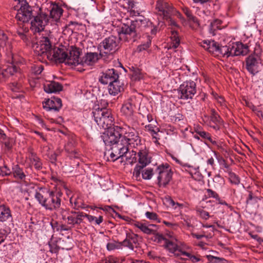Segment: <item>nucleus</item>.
I'll return each mask as SVG.
<instances>
[{
  "instance_id": "9d476101",
  "label": "nucleus",
  "mask_w": 263,
  "mask_h": 263,
  "mask_svg": "<svg viewBox=\"0 0 263 263\" xmlns=\"http://www.w3.org/2000/svg\"><path fill=\"white\" fill-rule=\"evenodd\" d=\"M34 17L32 8L26 1H22L21 7L17 11L15 18L18 23L26 24Z\"/></svg>"
},
{
  "instance_id": "5701e85b",
  "label": "nucleus",
  "mask_w": 263,
  "mask_h": 263,
  "mask_svg": "<svg viewBox=\"0 0 263 263\" xmlns=\"http://www.w3.org/2000/svg\"><path fill=\"white\" fill-rule=\"evenodd\" d=\"M13 216L10 208L4 204H0V222H12Z\"/></svg>"
},
{
  "instance_id": "20e7f679",
  "label": "nucleus",
  "mask_w": 263,
  "mask_h": 263,
  "mask_svg": "<svg viewBox=\"0 0 263 263\" xmlns=\"http://www.w3.org/2000/svg\"><path fill=\"white\" fill-rule=\"evenodd\" d=\"M95 121L98 126L104 129H108L113 124L111 111L106 108L98 107L92 111Z\"/></svg>"
},
{
  "instance_id": "7c9ffc66",
  "label": "nucleus",
  "mask_w": 263,
  "mask_h": 263,
  "mask_svg": "<svg viewBox=\"0 0 263 263\" xmlns=\"http://www.w3.org/2000/svg\"><path fill=\"white\" fill-rule=\"evenodd\" d=\"M11 174L17 180L22 181H25L26 175L23 168L18 164L14 165L12 168Z\"/></svg>"
},
{
  "instance_id": "f3484780",
  "label": "nucleus",
  "mask_w": 263,
  "mask_h": 263,
  "mask_svg": "<svg viewBox=\"0 0 263 263\" xmlns=\"http://www.w3.org/2000/svg\"><path fill=\"white\" fill-rule=\"evenodd\" d=\"M67 57V53L64 49L54 47L52 48L47 58L51 61L59 63L65 62Z\"/></svg>"
},
{
  "instance_id": "6ab92c4d",
  "label": "nucleus",
  "mask_w": 263,
  "mask_h": 263,
  "mask_svg": "<svg viewBox=\"0 0 263 263\" xmlns=\"http://www.w3.org/2000/svg\"><path fill=\"white\" fill-rule=\"evenodd\" d=\"M84 218V213L70 211L66 221L67 224L70 226V228H74L76 226L80 225Z\"/></svg>"
},
{
  "instance_id": "37998d69",
  "label": "nucleus",
  "mask_w": 263,
  "mask_h": 263,
  "mask_svg": "<svg viewBox=\"0 0 263 263\" xmlns=\"http://www.w3.org/2000/svg\"><path fill=\"white\" fill-rule=\"evenodd\" d=\"M206 258L211 263H227V261L223 258L215 257L211 255H206Z\"/></svg>"
},
{
  "instance_id": "c9c22d12",
  "label": "nucleus",
  "mask_w": 263,
  "mask_h": 263,
  "mask_svg": "<svg viewBox=\"0 0 263 263\" xmlns=\"http://www.w3.org/2000/svg\"><path fill=\"white\" fill-rule=\"evenodd\" d=\"M164 202L168 207L174 208V209H177L178 208L179 209L182 208L183 206L182 204L175 202V201L169 196L165 198Z\"/></svg>"
},
{
  "instance_id": "2f4dec72",
  "label": "nucleus",
  "mask_w": 263,
  "mask_h": 263,
  "mask_svg": "<svg viewBox=\"0 0 263 263\" xmlns=\"http://www.w3.org/2000/svg\"><path fill=\"white\" fill-rule=\"evenodd\" d=\"M17 68L14 66H9L6 69L3 70L0 72V80H5L9 77V76L14 74L17 71Z\"/></svg>"
},
{
  "instance_id": "338daca9",
  "label": "nucleus",
  "mask_w": 263,
  "mask_h": 263,
  "mask_svg": "<svg viewBox=\"0 0 263 263\" xmlns=\"http://www.w3.org/2000/svg\"><path fill=\"white\" fill-rule=\"evenodd\" d=\"M159 132H155V133L154 132L151 134L152 136L154 142L156 144L158 143V140L160 139V136H159L158 134Z\"/></svg>"
},
{
  "instance_id": "5fc2aeb1",
  "label": "nucleus",
  "mask_w": 263,
  "mask_h": 263,
  "mask_svg": "<svg viewBox=\"0 0 263 263\" xmlns=\"http://www.w3.org/2000/svg\"><path fill=\"white\" fill-rule=\"evenodd\" d=\"M74 143L73 137H70L67 143L65 145V150L68 152H72V148L74 146Z\"/></svg>"
},
{
  "instance_id": "603ef678",
  "label": "nucleus",
  "mask_w": 263,
  "mask_h": 263,
  "mask_svg": "<svg viewBox=\"0 0 263 263\" xmlns=\"http://www.w3.org/2000/svg\"><path fill=\"white\" fill-rule=\"evenodd\" d=\"M12 171L6 165L0 167V175L2 176H7L11 174Z\"/></svg>"
},
{
  "instance_id": "e2e57ef3",
  "label": "nucleus",
  "mask_w": 263,
  "mask_h": 263,
  "mask_svg": "<svg viewBox=\"0 0 263 263\" xmlns=\"http://www.w3.org/2000/svg\"><path fill=\"white\" fill-rule=\"evenodd\" d=\"M198 170V168H195V172H193L191 176L195 180H200L202 176Z\"/></svg>"
},
{
  "instance_id": "f03ea898",
  "label": "nucleus",
  "mask_w": 263,
  "mask_h": 263,
  "mask_svg": "<svg viewBox=\"0 0 263 263\" xmlns=\"http://www.w3.org/2000/svg\"><path fill=\"white\" fill-rule=\"evenodd\" d=\"M135 126L125 124L120 126L121 139L130 148L138 151V164L135 166L133 175L138 179L141 174V170L151 162L148 156V151L146 146L141 144L140 137L134 128Z\"/></svg>"
},
{
  "instance_id": "e433bc0d",
  "label": "nucleus",
  "mask_w": 263,
  "mask_h": 263,
  "mask_svg": "<svg viewBox=\"0 0 263 263\" xmlns=\"http://www.w3.org/2000/svg\"><path fill=\"white\" fill-rule=\"evenodd\" d=\"M218 51L217 55H222L223 57H227L233 56V54H231V47L230 46H219Z\"/></svg>"
},
{
  "instance_id": "f8f14e48",
  "label": "nucleus",
  "mask_w": 263,
  "mask_h": 263,
  "mask_svg": "<svg viewBox=\"0 0 263 263\" xmlns=\"http://www.w3.org/2000/svg\"><path fill=\"white\" fill-rule=\"evenodd\" d=\"M179 91L180 92V99H191L196 93V84L193 81H186L180 86Z\"/></svg>"
},
{
  "instance_id": "a19ab883",
  "label": "nucleus",
  "mask_w": 263,
  "mask_h": 263,
  "mask_svg": "<svg viewBox=\"0 0 263 263\" xmlns=\"http://www.w3.org/2000/svg\"><path fill=\"white\" fill-rule=\"evenodd\" d=\"M226 173H228L229 180L231 183L238 184L240 183L239 177L235 173L232 172L231 169Z\"/></svg>"
},
{
  "instance_id": "aec40b11",
  "label": "nucleus",
  "mask_w": 263,
  "mask_h": 263,
  "mask_svg": "<svg viewBox=\"0 0 263 263\" xmlns=\"http://www.w3.org/2000/svg\"><path fill=\"white\" fill-rule=\"evenodd\" d=\"M62 106L61 99L55 97L48 99L43 103V108L47 111H58Z\"/></svg>"
},
{
  "instance_id": "58836bf2",
  "label": "nucleus",
  "mask_w": 263,
  "mask_h": 263,
  "mask_svg": "<svg viewBox=\"0 0 263 263\" xmlns=\"http://www.w3.org/2000/svg\"><path fill=\"white\" fill-rule=\"evenodd\" d=\"M210 122H211V123L212 122L214 124H222V120L221 118L213 109L211 110V116Z\"/></svg>"
},
{
  "instance_id": "bb28decb",
  "label": "nucleus",
  "mask_w": 263,
  "mask_h": 263,
  "mask_svg": "<svg viewBox=\"0 0 263 263\" xmlns=\"http://www.w3.org/2000/svg\"><path fill=\"white\" fill-rule=\"evenodd\" d=\"M99 60V54L97 52H87L81 60V65L90 66L95 64Z\"/></svg>"
},
{
  "instance_id": "4468645a",
  "label": "nucleus",
  "mask_w": 263,
  "mask_h": 263,
  "mask_svg": "<svg viewBox=\"0 0 263 263\" xmlns=\"http://www.w3.org/2000/svg\"><path fill=\"white\" fill-rule=\"evenodd\" d=\"M34 18L31 21L30 29L34 32L43 31L48 21V16L45 13H41L37 16L34 15Z\"/></svg>"
},
{
  "instance_id": "3c124183",
  "label": "nucleus",
  "mask_w": 263,
  "mask_h": 263,
  "mask_svg": "<svg viewBox=\"0 0 263 263\" xmlns=\"http://www.w3.org/2000/svg\"><path fill=\"white\" fill-rule=\"evenodd\" d=\"M59 210V214L62 217V219L65 221H66L68 216L69 215V213L70 211L69 209L59 208L58 209Z\"/></svg>"
},
{
  "instance_id": "c85d7f7f",
  "label": "nucleus",
  "mask_w": 263,
  "mask_h": 263,
  "mask_svg": "<svg viewBox=\"0 0 263 263\" xmlns=\"http://www.w3.org/2000/svg\"><path fill=\"white\" fill-rule=\"evenodd\" d=\"M44 90L47 93H56L63 89L62 85L59 82L48 81L44 85Z\"/></svg>"
},
{
  "instance_id": "2eb2a0df",
  "label": "nucleus",
  "mask_w": 263,
  "mask_h": 263,
  "mask_svg": "<svg viewBox=\"0 0 263 263\" xmlns=\"http://www.w3.org/2000/svg\"><path fill=\"white\" fill-rule=\"evenodd\" d=\"M246 67L247 70L254 76L260 70L261 62L259 57L256 54H251L246 60Z\"/></svg>"
},
{
  "instance_id": "09e8293b",
  "label": "nucleus",
  "mask_w": 263,
  "mask_h": 263,
  "mask_svg": "<svg viewBox=\"0 0 263 263\" xmlns=\"http://www.w3.org/2000/svg\"><path fill=\"white\" fill-rule=\"evenodd\" d=\"M123 246L122 241L118 242H109L108 243L107 245V249L109 251L114 250L115 249H121L122 247Z\"/></svg>"
},
{
  "instance_id": "c756f323",
  "label": "nucleus",
  "mask_w": 263,
  "mask_h": 263,
  "mask_svg": "<svg viewBox=\"0 0 263 263\" xmlns=\"http://www.w3.org/2000/svg\"><path fill=\"white\" fill-rule=\"evenodd\" d=\"M123 90L124 84L119 80V79L109 84L108 91L111 95L116 96Z\"/></svg>"
},
{
  "instance_id": "423d86ee",
  "label": "nucleus",
  "mask_w": 263,
  "mask_h": 263,
  "mask_svg": "<svg viewBox=\"0 0 263 263\" xmlns=\"http://www.w3.org/2000/svg\"><path fill=\"white\" fill-rule=\"evenodd\" d=\"M50 35H43L40 41L33 46L35 54L39 56L47 57L52 49V42Z\"/></svg>"
},
{
  "instance_id": "393cba45",
  "label": "nucleus",
  "mask_w": 263,
  "mask_h": 263,
  "mask_svg": "<svg viewBox=\"0 0 263 263\" xmlns=\"http://www.w3.org/2000/svg\"><path fill=\"white\" fill-rule=\"evenodd\" d=\"M123 246L126 247L131 250L137 247L138 244V235L133 233L126 234V238L122 241Z\"/></svg>"
},
{
  "instance_id": "de8ad7c7",
  "label": "nucleus",
  "mask_w": 263,
  "mask_h": 263,
  "mask_svg": "<svg viewBox=\"0 0 263 263\" xmlns=\"http://www.w3.org/2000/svg\"><path fill=\"white\" fill-rule=\"evenodd\" d=\"M222 22L219 19H215L210 24V28L211 30L215 31L216 30L221 29V25Z\"/></svg>"
},
{
  "instance_id": "ea45409f",
  "label": "nucleus",
  "mask_w": 263,
  "mask_h": 263,
  "mask_svg": "<svg viewBox=\"0 0 263 263\" xmlns=\"http://www.w3.org/2000/svg\"><path fill=\"white\" fill-rule=\"evenodd\" d=\"M84 217L87 218L89 222H92L94 221L95 223L97 225H99L102 223L103 220V217L101 216H100L99 217H97L85 213H84Z\"/></svg>"
},
{
  "instance_id": "864d4df0",
  "label": "nucleus",
  "mask_w": 263,
  "mask_h": 263,
  "mask_svg": "<svg viewBox=\"0 0 263 263\" xmlns=\"http://www.w3.org/2000/svg\"><path fill=\"white\" fill-rule=\"evenodd\" d=\"M151 44V39L150 36H148V40L146 43L140 45L138 46L137 50L139 52L146 50L150 46Z\"/></svg>"
},
{
  "instance_id": "1a4fd4ad",
  "label": "nucleus",
  "mask_w": 263,
  "mask_h": 263,
  "mask_svg": "<svg viewBox=\"0 0 263 263\" xmlns=\"http://www.w3.org/2000/svg\"><path fill=\"white\" fill-rule=\"evenodd\" d=\"M156 239L157 240L158 242H163L165 248L176 257L181 256L184 252V250L175 243L174 240H176L175 238H172L171 240H169L164 237L162 235L157 234Z\"/></svg>"
},
{
  "instance_id": "9b49d317",
  "label": "nucleus",
  "mask_w": 263,
  "mask_h": 263,
  "mask_svg": "<svg viewBox=\"0 0 263 263\" xmlns=\"http://www.w3.org/2000/svg\"><path fill=\"white\" fill-rule=\"evenodd\" d=\"M135 107L132 99H128L124 102L121 108L122 114L132 126H136L137 124V117L134 111Z\"/></svg>"
},
{
  "instance_id": "6e6552de",
  "label": "nucleus",
  "mask_w": 263,
  "mask_h": 263,
  "mask_svg": "<svg viewBox=\"0 0 263 263\" xmlns=\"http://www.w3.org/2000/svg\"><path fill=\"white\" fill-rule=\"evenodd\" d=\"M130 148L121 139L112 145L108 150L111 161H115L120 158H123Z\"/></svg>"
},
{
  "instance_id": "774afa93",
  "label": "nucleus",
  "mask_w": 263,
  "mask_h": 263,
  "mask_svg": "<svg viewBox=\"0 0 263 263\" xmlns=\"http://www.w3.org/2000/svg\"><path fill=\"white\" fill-rule=\"evenodd\" d=\"M4 144H5V147L8 149H11L12 147V144L9 138L5 141H4Z\"/></svg>"
},
{
  "instance_id": "680f3d73",
  "label": "nucleus",
  "mask_w": 263,
  "mask_h": 263,
  "mask_svg": "<svg viewBox=\"0 0 263 263\" xmlns=\"http://www.w3.org/2000/svg\"><path fill=\"white\" fill-rule=\"evenodd\" d=\"M9 87L12 91L17 92L20 90L21 85L17 82H13L10 84Z\"/></svg>"
},
{
  "instance_id": "a878e982",
  "label": "nucleus",
  "mask_w": 263,
  "mask_h": 263,
  "mask_svg": "<svg viewBox=\"0 0 263 263\" xmlns=\"http://www.w3.org/2000/svg\"><path fill=\"white\" fill-rule=\"evenodd\" d=\"M135 226L146 234H155L158 229V226L156 224L146 225L145 223L141 222H136Z\"/></svg>"
},
{
  "instance_id": "4be33fe9",
  "label": "nucleus",
  "mask_w": 263,
  "mask_h": 263,
  "mask_svg": "<svg viewBox=\"0 0 263 263\" xmlns=\"http://www.w3.org/2000/svg\"><path fill=\"white\" fill-rule=\"evenodd\" d=\"M248 52V46L242 43L237 42L231 46V54H233V56L244 55Z\"/></svg>"
},
{
  "instance_id": "bf43d9fd",
  "label": "nucleus",
  "mask_w": 263,
  "mask_h": 263,
  "mask_svg": "<svg viewBox=\"0 0 263 263\" xmlns=\"http://www.w3.org/2000/svg\"><path fill=\"white\" fill-rule=\"evenodd\" d=\"M73 22H70L68 25H65L63 26H61V28L62 29L63 33L65 34H70L72 32V29L70 28V25L72 24Z\"/></svg>"
},
{
  "instance_id": "cd10ccee",
  "label": "nucleus",
  "mask_w": 263,
  "mask_h": 263,
  "mask_svg": "<svg viewBox=\"0 0 263 263\" xmlns=\"http://www.w3.org/2000/svg\"><path fill=\"white\" fill-rule=\"evenodd\" d=\"M63 12L62 8L56 4H52L51 5L50 10V16L54 21L57 23L59 26V23H60V20Z\"/></svg>"
},
{
  "instance_id": "79ce46f5",
  "label": "nucleus",
  "mask_w": 263,
  "mask_h": 263,
  "mask_svg": "<svg viewBox=\"0 0 263 263\" xmlns=\"http://www.w3.org/2000/svg\"><path fill=\"white\" fill-rule=\"evenodd\" d=\"M157 123V121H154L152 123L145 125V130L148 132L150 134L155 132H160L159 128L156 125Z\"/></svg>"
},
{
  "instance_id": "412c9836",
  "label": "nucleus",
  "mask_w": 263,
  "mask_h": 263,
  "mask_svg": "<svg viewBox=\"0 0 263 263\" xmlns=\"http://www.w3.org/2000/svg\"><path fill=\"white\" fill-rule=\"evenodd\" d=\"M12 46L8 35L0 30V51H6L7 54L12 57Z\"/></svg>"
},
{
  "instance_id": "f704fd0d",
  "label": "nucleus",
  "mask_w": 263,
  "mask_h": 263,
  "mask_svg": "<svg viewBox=\"0 0 263 263\" xmlns=\"http://www.w3.org/2000/svg\"><path fill=\"white\" fill-rule=\"evenodd\" d=\"M29 159L32 165L34 166L36 170H39L42 168V163L40 158L35 154L31 153L29 156Z\"/></svg>"
},
{
  "instance_id": "ddd939ff",
  "label": "nucleus",
  "mask_w": 263,
  "mask_h": 263,
  "mask_svg": "<svg viewBox=\"0 0 263 263\" xmlns=\"http://www.w3.org/2000/svg\"><path fill=\"white\" fill-rule=\"evenodd\" d=\"M119 128H120V126H116L113 128H110L101 136L102 139L106 146L110 147L112 144L121 139L120 130L117 129Z\"/></svg>"
},
{
  "instance_id": "a211bd4d",
  "label": "nucleus",
  "mask_w": 263,
  "mask_h": 263,
  "mask_svg": "<svg viewBox=\"0 0 263 263\" xmlns=\"http://www.w3.org/2000/svg\"><path fill=\"white\" fill-rule=\"evenodd\" d=\"M66 53H67V57L65 61L66 64L74 66L81 65L82 59L80 58V53L78 49L71 47L69 49L66 50Z\"/></svg>"
},
{
  "instance_id": "4d7b16f0",
  "label": "nucleus",
  "mask_w": 263,
  "mask_h": 263,
  "mask_svg": "<svg viewBox=\"0 0 263 263\" xmlns=\"http://www.w3.org/2000/svg\"><path fill=\"white\" fill-rule=\"evenodd\" d=\"M32 72L35 75L41 73L43 70V66L42 65H36L31 67Z\"/></svg>"
},
{
  "instance_id": "f257e3e1",
  "label": "nucleus",
  "mask_w": 263,
  "mask_h": 263,
  "mask_svg": "<svg viewBox=\"0 0 263 263\" xmlns=\"http://www.w3.org/2000/svg\"><path fill=\"white\" fill-rule=\"evenodd\" d=\"M142 31L152 35H155L157 27L145 18H137L130 22V25L123 24L118 30L119 39L111 35L104 39L100 43V48L104 49L105 54H112L119 49V39L125 41L133 40L135 41ZM100 55H103V50H100Z\"/></svg>"
},
{
  "instance_id": "a18cd8bd",
  "label": "nucleus",
  "mask_w": 263,
  "mask_h": 263,
  "mask_svg": "<svg viewBox=\"0 0 263 263\" xmlns=\"http://www.w3.org/2000/svg\"><path fill=\"white\" fill-rule=\"evenodd\" d=\"M214 154L219 163L222 165L225 168V172L231 169L229 165L227 163L226 160L222 157L218 155V154L216 152H214Z\"/></svg>"
},
{
  "instance_id": "72a5a7b5",
  "label": "nucleus",
  "mask_w": 263,
  "mask_h": 263,
  "mask_svg": "<svg viewBox=\"0 0 263 263\" xmlns=\"http://www.w3.org/2000/svg\"><path fill=\"white\" fill-rule=\"evenodd\" d=\"M69 200L70 204L73 209L78 210L80 208H85L84 204L82 203L81 199L78 196L77 197L71 196L70 197Z\"/></svg>"
},
{
  "instance_id": "0e129e2a",
  "label": "nucleus",
  "mask_w": 263,
  "mask_h": 263,
  "mask_svg": "<svg viewBox=\"0 0 263 263\" xmlns=\"http://www.w3.org/2000/svg\"><path fill=\"white\" fill-rule=\"evenodd\" d=\"M132 78L135 81L140 80L142 78L140 71L139 69L134 70L132 75Z\"/></svg>"
},
{
  "instance_id": "69168bd1",
  "label": "nucleus",
  "mask_w": 263,
  "mask_h": 263,
  "mask_svg": "<svg viewBox=\"0 0 263 263\" xmlns=\"http://www.w3.org/2000/svg\"><path fill=\"white\" fill-rule=\"evenodd\" d=\"M206 193H207V195L209 197H213V198H214L217 200H218L220 199L218 194L215 191H213L212 190L209 189H207Z\"/></svg>"
},
{
  "instance_id": "dca6fc26",
  "label": "nucleus",
  "mask_w": 263,
  "mask_h": 263,
  "mask_svg": "<svg viewBox=\"0 0 263 263\" xmlns=\"http://www.w3.org/2000/svg\"><path fill=\"white\" fill-rule=\"evenodd\" d=\"M119 79L118 72L113 68L108 69L101 73L99 82L104 85L109 84Z\"/></svg>"
},
{
  "instance_id": "c03bdc74",
  "label": "nucleus",
  "mask_w": 263,
  "mask_h": 263,
  "mask_svg": "<svg viewBox=\"0 0 263 263\" xmlns=\"http://www.w3.org/2000/svg\"><path fill=\"white\" fill-rule=\"evenodd\" d=\"M196 211L197 215L203 219L207 220L210 217L209 213L201 208H196Z\"/></svg>"
},
{
  "instance_id": "4c0bfd02",
  "label": "nucleus",
  "mask_w": 263,
  "mask_h": 263,
  "mask_svg": "<svg viewBox=\"0 0 263 263\" xmlns=\"http://www.w3.org/2000/svg\"><path fill=\"white\" fill-rule=\"evenodd\" d=\"M199 136L201 137L202 138L205 140H208L209 142H210L213 145L219 147V143L217 142L215 140H214L212 138L211 135L204 130L202 132H199Z\"/></svg>"
},
{
  "instance_id": "39448f33",
  "label": "nucleus",
  "mask_w": 263,
  "mask_h": 263,
  "mask_svg": "<svg viewBox=\"0 0 263 263\" xmlns=\"http://www.w3.org/2000/svg\"><path fill=\"white\" fill-rule=\"evenodd\" d=\"M158 184L160 187H165L172 179L173 172L170 165L167 163L162 164L156 168Z\"/></svg>"
},
{
  "instance_id": "052dcab7",
  "label": "nucleus",
  "mask_w": 263,
  "mask_h": 263,
  "mask_svg": "<svg viewBox=\"0 0 263 263\" xmlns=\"http://www.w3.org/2000/svg\"><path fill=\"white\" fill-rule=\"evenodd\" d=\"M182 255H184V256H187V257H189L190 258V259L191 260V261H192L193 262H194V263L200 261V260L199 258L197 257V256H196L195 255H193L191 254H190V253L186 252L185 251H184Z\"/></svg>"
},
{
  "instance_id": "0eeeda50",
  "label": "nucleus",
  "mask_w": 263,
  "mask_h": 263,
  "mask_svg": "<svg viewBox=\"0 0 263 263\" xmlns=\"http://www.w3.org/2000/svg\"><path fill=\"white\" fill-rule=\"evenodd\" d=\"M156 10L158 15L162 16L163 19H168L170 16L175 15H180V13L166 2L159 0L156 5Z\"/></svg>"
},
{
  "instance_id": "b1692460",
  "label": "nucleus",
  "mask_w": 263,
  "mask_h": 263,
  "mask_svg": "<svg viewBox=\"0 0 263 263\" xmlns=\"http://www.w3.org/2000/svg\"><path fill=\"white\" fill-rule=\"evenodd\" d=\"M200 44L205 50L215 55H217L219 45L217 42L212 40H204Z\"/></svg>"
},
{
  "instance_id": "49530a36",
  "label": "nucleus",
  "mask_w": 263,
  "mask_h": 263,
  "mask_svg": "<svg viewBox=\"0 0 263 263\" xmlns=\"http://www.w3.org/2000/svg\"><path fill=\"white\" fill-rule=\"evenodd\" d=\"M183 11L189 21H191L195 23H198L197 18L193 15L192 11L189 9L185 8L183 9Z\"/></svg>"
},
{
  "instance_id": "6e6d98bb",
  "label": "nucleus",
  "mask_w": 263,
  "mask_h": 263,
  "mask_svg": "<svg viewBox=\"0 0 263 263\" xmlns=\"http://www.w3.org/2000/svg\"><path fill=\"white\" fill-rule=\"evenodd\" d=\"M145 216L147 218L152 220L157 221L158 222H160V221L158 217V215L156 213L151 212H146L145 213Z\"/></svg>"
},
{
  "instance_id": "473e14b6",
  "label": "nucleus",
  "mask_w": 263,
  "mask_h": 263,
  "mask_svg": "<svg viewBox=\"0 0 263 263\" xmlns=\"http://www.w3.org/2000/svg\"><path fill=\"white\" fill-rule=\"evenodd\" d=\"M138 151L137 149H133L131 152L129 150V151L125 154L123 157L125 158L127 164H132L137 162L136 154H138Z\"/></svg>"
},
{
  "instance_id": "13d9d810",
  "label": "nucleus",
  "mask_w": 263,
  "mask_h": 263,
  "mask_svg": "<svg viewBox=\"0 0 263 263\" xmlns=\"http://www.w3.org/2000/svg\"><path fill=\"white\" fill-rule=\"evenodd\" d=\"M182 166V168L186 172H188L190 175L193 173V172H195V169L196 167L188 164L187 163H182L181 164Z\"/></svg>"
},
{
  "instance_id": "8fccbe9b",
  "label": "nucleus",
  "mask_w": 263,
  "mask_h": 263,
  "mask_svg": "<svg viewBox=\"0 0 263 263\" xmlns=\"http://www.w3.org/2000/svg\"><path fill=\"white\" fill-rule=\"evenodd\" d=\"M154 174V173H153V169L151 168H148L142 171V178L145 180H149L151 179Z\"/></svg>"
},
{
  "instance_id": "7ed1b4c3",
  "label": "nucleus",
  "mask_w": 263,
  "mask_h": 263,
  "mask_svg": "<svg viewBox=\"0 0 263 263\" xmlns=\"http://www.w3.org/2000/svg\"><path fill=\"white\" fill-rule=\"evenodd\" d=\"M62 195L60 192H53L45 188H40L36 191L34 197L46 210L52 211H58L60 208Z\"/></svg>"
}]
</instances>
